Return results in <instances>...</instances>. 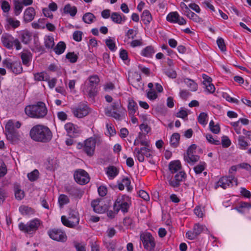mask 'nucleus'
I'll return each mask as SVG.
<instances>
[{
	"mask_svg": "<svg viewBox=\"0 0 251 251\" xmlns=\"http://www.w3.org/2000/svg\"><path fill=\"white\" fill-rule=\"evenodd\" d=\"M29 135L33 140L44 143L49 142L52 137V132L50 128L41 125H36L32 127Z\"/></svg>",
	"mask_w": 251,
	"mask_h": 251,
	"instance_id": "f257e3e1",
	"label": "nucleus"
},
{
	"mask_svg": "<svg viewBox=\"0 0 251 251\" xmlns=\"http://www.w3.org/2000/svg\"><path fill=\"white\" fill-rule=\"evenodd\" d=\"M25 111L28 116L37 119L44 118L48 112L46 104L42 101H38L35 104L26 106Z\"/></svg>",
	"mask_w": 251,
	"mask_h": 251,
	"instance_id": "f03ea898",
	"label": "nucleus"
},
{
	"mask_svg": "<svg viewBox=\"0 0 251 251\" xmlns=\"http://www.w3.org/2000/svg\"><path fill=\"white\" fill-rule=\"evenodd\" d=\"M42 225V222L38 218L29 221L26 224L21 222L18 225L20 231L25 234H33L39 229Z\"/></svg>",
	"mask_w": 251,
	"mask_h": 251,
	"instance_id": "7ed1b4c3",
	"label": "nucleus"
},
{
	"mask_svg": "<svg viewBox=\"0 0 251 251\" xmlns=\"http://www.w3.org/2000/svg\"><path fill=\"white\" fill-rule=\"evenodd\" d=\"M74 115L78 118H82L87 116L90 111V108L87 103L81 102L71 108Z\"/></svg>",
	"mask_w": 251,
	"mask_h": 251,
	"instance_id": "20e7f679",
	"label": "nucleus"
},
{
	"mask_svg": "<svg viewBox=\"0 0 251 251\" xmlns=\"http://www.w3.org/2000/svg\"><path fill=\"white\" fill-rule=\"evenodd\" d=\"M100 141V137L94 136L90 137L84 142L83 150L88 156H92L95 152L97 141Z\"/></svg>",
	"mask_w": 251,
	"mask_h": 251,
	"instance_id": "39448f33",
	"label": "nucleus"
},
{
	"mask_svg": "<svg viewBox=\"0 0 251 251\" xmlns=\"http://www.w3.org/2000/svg\"><path fill=\"white\" fill-rule=\"evenodd\" d=\"M238 184L237 179L232 175L228 176H223L221 177L217 182L215 185V188L221 187L224 189H226L228 187L232 186L234 185L237 186Z\"/></svg>",
	"mask_w": 251,
	"mask_h": 251,
	"instance_id": "423d86ee",
	"label": "nucleus"
},
{
	"mask_svg": "<svg viewBox=\"0 0 251 251\" xmlns=\"http://www.w3.org/2000/svg\"><path fill=\"white\" fill-rule=\"evenodd\" d=\"M197 146L195 144L191 145L187 151V153L184 155V159L190 164H194L199 161L200 156L196 154Z\"/></svg>",
	"mask_w": 251,
	"mask_h": 251,
	"instance_id": "0eeeda50",
	"label": "nucleus"
},
{
	"mask_svg": "<svg viewBox=\"0 0 251 251\" xmlns=\"http://www.w3.org/2000/svg\"><path fill=\"white\" fill-rule=\"evenodd\" d=\"M74 177L75 181L78 184L84 185L90 181L88 174L84 170L79 169L74 173Z\"/></svg>",
	"mask_w": 251,
	"mask_h": 251,
	"instance_id": "6e6552de",
	"label": "nucleus"
},
{
	"mask_svg": "<svg viewBox=\"0 0 251 251\" xmlns=\"http://www.w3.org/2000/svg\"><path fill=\"white\" fill-rule=\"evenodd\" d=\"M4 66L15 75H19L23 72V67L19 61H9L5 60L3 62Z\"/></svg>",
	"mask_w": 251,
	"mask_h": 251,
	"instance_id": "1a4fd4ad",
	"label": "nucleus"
},
{
	"mask_svg": "<svg viewBox=\"0 0 251 251\" xmlns=\"http://www.w3.org/2000/svg\"><path fill=\"white\" fill-rule=\"evenodd\" d=\"M186 177V174L184 171L179 172L169 180V184L173 188H177L182 182L185 181Z\"/></svg>",
	"mask_w": 251,
	"mask_h": 251,
	"instance_id": "9d476101",
	"label": "nucleus"
},
{
	"mask_svg": "<svg viewBox=\"0 0 251 251\" xmlns=\"http://www.w3.org/2000/svg\"><path fill=\"white\" fill-rule=\"evenodd\" d=\"M91 206L96 213L99 214L104 213L107 210L108 207V205L105 204L102 199H96L92 201Z\"/></svg>",
	"mask_w": 251,
	"mask_h": 251,
	"instance_id": "9b49d317",
	"label": "nucleus"
},
{
	"mask_svg": "<svg viewBox=\"0 0 251 251\" xmlns=\"http://www.w3.org/2000/svg\"><path fill=\"white\" fill-rule=\"evenodd\" d=\"M49 236L53 240L57 241L65 242L67 236L64 232L59 229H52L48 232Z\"/></svg>",
	"mask_w": 251,
	"mask_h": 251,
	"instance_id": "f8f14e48",
	"label": "nucleus"
},
{
	"mask_svg": "<svg viewBox=\"0 0 251 251\" xmlns=\"http://www.w3.org/2000/svg\"><path fill=\"white\" fill-rule=\"evenodd\" d=\"M166 20L170 23L178 24L179 25H185L186 24V20L181 17L177 12L169 13L167 16Z\"/></svg>",
	"mask_w": 251,
	"mask_h": 251,
	"instance_id": "ddd939ff",
	"label": "nucleus"
},
{
	"mask_svg": "<svg viewBox=\"0 0 251 251\" xmlns=\"http://www.w3.org/2000/svg\"><path fill=\"white\" fill-rule=\"evenodd\" d=\"M142 242L144 248L149 251H156L154 238L150 233H147L143 237Z\"/></svg>",
	"mask_w": 251,
	"mask_h": 251,
	"instance_id": "4468645a",
	"label": "nucleus"
},
{
	"mask_svg": "<svg viewBox=\"0 0 251 251\" xmlns=\"http://www.w3.org/2000/svg\"><path fill=\"white\" fill-rule=\"evenodd\" d=\"M64 127L68 135L71 137H75L79 133L78 127L71 123L66 124Z\"/></svg>",
	"mask_w": 251,
	"mask_h": 251,
	"instance_id": "2eb2a0df",
	"label": "nucleus"
},
{
	"mask_svg": "<svg viewBox=\"0 0 251 251\" xmlns=\"http://www.w3.org/2000/svg\"><path fill=\"white\" fill-rule=\"evenodd\" d=\"M82 92L84 95H87L90 98L93 99L96 95L97 88L85 83Z\"/></svg>",
	"mask_w": 251,
	"mask_h": 251,
	"instance_id": "dca6fc26",
	"label": "nucleus"
},
{
	"mask_svg": "<svg viewBox=\"0 0 251 251\" xmlns=\"http://www.w3.org/2000/svg\"><path fill=\"white\" fill-rule=\"evenodd\" d=\"M69 194L75 199H80L83 194V191L75 186H71L66 189Z\"/></svg>",
	"mask_w": 251,
	"mask_h": 251,
	"instance_id": "f3484780",
	"label": "nucleus"
},
{
	"mask_svg": "<svg viewBox=\"0 0 251 251\" xmlns=\"http://www.w3.org/2000/svg\"><path fill=\"white\" fill-rule=\"evenodd\" d=\"M169 169L173 174H176L179 172L183 171L182 169L181 163L179 160L171 161L169 163Z\"/></svg>",
	"mask_w": 251,
	"mask_h": 251,
	"instance_id": "a211bd4d",
	"label": "nucleus"
},
{
	"mask_svg": "<svg viewBox=\"0 0 251 251\" xmlns=\"http://www.w3.org/2000/svg\"><path fill=\"white\" fill-rule=\"evenodd\" d=\"M110 18L113 22L117 24H123L126 19L124 14L119 12H113Z\"/></svg>",
	"mask_w": 251,
	"mask_h": 251,
	"instance_id": "6ab92c4d",
	"label": "nucleus"
},
{
	"mask_svg": "<svg viewBox=\"0 0 251 251\" xmlns=\"http://www.w3.org/2000/svg\"><path fill=\"white\" fill-rule=\"evenodd\" d=\"M20 56L23 64L26 67H29L30 65L32 58V55L31 52L29 51L21 52L20 53Z\"/></svg>",
	"mask_w": 251,
	"mask_h": 251,
	"instance_id": "aec40b11",
	"label": "nucleus"
},
{
	"mask_svg": "<svg viewBox=\"0 0 251 251\" xmlns=\"http://www.w3.org/2000/svg\"><path fill=\"white\" fill-rule=\"evenodd\" d=\"M61 219L62 224L64 226L71 228L74 227L79 224V220L76 217L75 220H72L69 218H67L65 216H62Z\"/></svg>",
	"mask_w": 251,
	"mask_h": 251,
	"instance_id": "412c9836",
	"label": "nucleus"
},
{
	"mask_svg": "<svg viewBox=\"0 0 251 251\" xmlns=\"http://www.w3.org/2000/svg\"><path fill=\"white\" fill-rule=\"evenodd\" d=\"M35 15V11L34 8L28 7L24 12V19L25 22H30L33 20Z\"/></svg>",
	"mask_w": 251,
	"mask_h": 251,
	"instance_id": "4be33fe9",
	"label": "nucleus"
},
{
	"mask_svg": "<svg viewBox=\"0 0 251 251\" xmlns=\"http://www.w3.org/2000/svg\"><path fill=\"white\" fill-rule=\"evenodd\" d=\"M15 38L9 34L2 35L1 37V41L3 45L9 49L13 48V42Z\"/></svg>",
	"mask_w": 251,
	"mask_h": 251,
	"instance_id": "5701e85b",
	"label": "nucleus"
},
{
	"mask_svg": "<svg viewBox=\"0 0 251 251\" xmlns=\"http://www.w3.org/2000/svg\"><path fill=\"white\" fill-rule=\"evenodd\" d=\"M128 112L129 116H133L138 109V105L132 99H129L127 105Z\"/></svg>",
	"mask_w": 251,
	"mask_h": 251,
	"instance_id": "b1692460",
	"label": "nucleus"
},
{
	"mask_svg": "<svg viewBox=\"0 0 251 251\" xmlns=\"http://www.w3.org/2000/svg\"><path fill=\"white\" fill-rule=\"evenodd\" d=\"M63 12L66 14H69L72 17H74L76 14L77 8L75 6L67 4L64 7Z\"/></svg>",
	"mask_w": 251,
	"mask_h": 251,
	"instance_id": "393cba45",
	"label": "nucleus"
},
{
	"mask_svg": "<svg viewBox=\"0 0 251 251\" xmlns=\"http://www.w3.org/2000/svg\"><path fill=\"white\" fill-rule=\"evenodd\" d=\"M106 173L110 179L115 178L119 174V171L116 167L110 166L106 168Z\"/></svg>",
	"mask_w": 251,
	"mask_h": 251,
	"instance_id": "a878e982",
	"label": "nucleus"
},
{
	"mask_svg": "<svg viewBox=\"0 0 251 251\" xmlns=\"http://www.w3.org/2000/svg\"><path fill=\"white\" fill-rule=\"evenodd\" d=\"M21 37L22 42L27 44L32 39V33L28 30H24L21 33Z\"/></svg>",
	"mask_w": 251,
	"mask_h": 251,
	"instance_id": "bb28decb",
	"label": "nucleus"
},
{
	"mask_svg": "<svg viewBox=\"0 0 251 251\" xmlns=\"http://www.w3.org/2000/svg\"><path fill=\"white\" fill-rule=\"evenodd\" d=\"M183 82L187 85L191 91H196L198 90V86L193 80L185 78L183 79Z\"/></svg>",
	"mask_w": 251,
	"mask_h": 251,
	"instance_id": "cd10ccee",
	"label": "nucleus"
},
{
	"mask_svg": "<svg viewBox=\"0 0 251 251\" xmlns=\"http://www.w3.org/2000/svg\"><path fill=\"white\" fill-rule=\"evenodd\" d=\"M129 201V198L128 196L126 195L119 196L117 197L113 205L114 209L117 208V207H119V206L122 204L123 203H125Z\"/></svg>",
	"mask_w": 251,
	"mask_h": 251,
	"instance_id": "c85d7f7f",
	"label": "nucleus"
},
{
	"mask_svg": "<svg viewBox=\"0 0 251 251\" xmlns=\"http://www.w3.org/2000/svg\"><path fill=\"white\" fill-rule=\"evenodd\" d=\"M82 20L84 23L90 24L96 20V18L93 13L87 12L84 14Z\"/></svg>",
	"mask_w": 251,
	"mask_h": 251,
	"instance_id": "c756f323",
	"label": "nucleus"
},
{
	"mask_svg": "<svg viewBox=\"0 0 251 251\" xmlns=\"http://www.w3.org/2000/svg\"><path fill=\"white\" fill-rule=\"evenodd\" d=\"M180 135L178 133H174L171 137L170 143L173 148L177 147L179 143Z\"/></svg>",
	"mask_w": 251,
	"mask_h": 251,
	"instance_id": "7c9ffc66",
	"label": "nucleus"
},
{
	"mask_svg": "<svg viewBox=\"0 0 251 251\" xmlns=\"http://www.w3.org/2000/svg\"><path fill=\"white\" fill-rule=\"evenodd\" d=\"M141 19L145 25H149L152 20V17L150 11L145 10L142 15Z\"/></svg>",
	"mask_w": 251,
	"mask_h": 251,
	"instance_id": "2f4dec72",
	"label": "nucleus"
},
{
	"mask_svg": "<svg viewBox=\"0 0 251 251\" xmlns=\"http://www.w3.org/2000/svg\"><path fill=\"white\" fill-rule=\"evenodd\" d=\"M66 48L65 43L63 41H60L56 45L53 50L56 54H61L64 52Z\"/></svg>",
	"mask_w": 251,
	"mask_h": 251,
	"instance_id": "473e14b6",
	"label": "nucleus"
},
{
	"mask_svg": "<svg viewBox=\"0 0 251 251\" xmlns=\"http://www.w3.org/2000/svg\"><path fill=\"white\" fill-rule=\"evenodd\" d=\"M20 213L23 215H31L34 213V210L31 207L23 205L19 207Z\"/></svg>",
	"mask_w": 251,
	"mask_h": 251,
	"instance_id": "72a5a7b5",
	"label": "nucleus"
},
{
	"mask_svg": "<svg viewBox=\"0 0 251 251\" xmlns=\"http://www.w3.org/2000/svg\"><path fill=\"white\" fill-rule=\"evenodd\" d=\"M99 82L100 79L98 76L97 75H93L88 77V81H86L85 83L97 87Z\"/></svg>",
	"mask_w": 251,
	"mask_h": 251,
	"instance_id": "f704fd0d",
	"label": "nucleus"
},
{
	"mask_svg": "<svg viewBox=\"0 0 251 251\" xmlns=\"http://www.w3.org/2000/svg\"><path fill=\"white\" fill-rule=\"evenodd\" d=\"M162 72L171 78H176L177 76L176 72L171 68L165 67L162 69Z\"/></svg>",
	"mask_w": 251,
	"mask_h": 251,
	"instance_id": "c9c22d12",
	"label": "nucleus"
},
{
	"mask_svg": "<svg viewBox=\"0 0 251 251\" xmlns=\"http://www.w3.org/2000/svg\"><path fill=\"white\" fill-rule=\"evenodd\" d=\"M143 150V149L136 148L133 152L135 157H136L138 160L140 162H144L145 160V156L142 153Z\"/></svg>",
	"mask_w": 251,
	"mask_h": 251,
	"instance_id": "e433bc0d",
	"label": "nucleus"
},
{
	"mask_svg": "<svg viewBox=\"0 0 251 251\" xmlns=\"http://www.w3.org/2000/svg\"><path fill=\"white\" fill-rule=\"evenodd\" d=\"M58 202L60 207H62L64 205L69 203L70 200L67 196L61 194L58 197Z\"/></svg>",
	"mask_w": 251,
	"mask_h": 251,
	"instance_id": "4c0bfd02",
	"label": "nucleus"
},
{
	"mask_svg": "<svg viewBox=\"0 0 251 251\" xmlns=\"http://www.w3.org/2000/svg\"><path fill=\"white\" fill-rule=\"evenodd\" d=\"M193 229L197 236L201 233L206 231L207 230V228L205 226L200 225L199 224H195L194 225Z\"/></svg>",
	"mask_w": 251,
	"mask_h": 251,
	"instance_id": "58836bf2",
	"label": "nucleus"
},
{
	"mask_svg": "<svg viewBox=\"0 0 251 251\" xmlns=\"http://www.w3.org/2000/svg\"><path fill=\"white\" fill-rule=\"evenodd\" d=\"M153 48L152 46H148L142 51V55L147 57H150L154 53Z\"/></svg>",
	"mask_w": 251,
	"mask_h": 251,
	"instance_id": "ea45409f",
	"label": "nucleus"
},
{
	"mask_svg": "<svg viewBox=\"0 0 251 251\" xmlns=\"http://www.w3.org/2000/svg\"><path fill=\"white\" fill-rule=\"evenodd\" d=\"M14 5L15 15L18 16L21 13L23 10V4L20 1L15 0H14Z\"/></svg>",
	"mask_w": 251,
	"mask_h": 251,
	"instance_id": "a19ab883",
	"label": "nucleus"
},
{
	"mask_svg": "<svg viewBox=\"0 0 251 251\" xmlns=\"http://www.w3.org/2000/svg\"><path fill=\"white\" fill-rule=\"evenodd\" d=\"M6 136L7 140L12 143L15 142L18 139V132L16 131H6Z\"/></svg>",
	"mask_w": 251,
	"mask_h": 251,
	"instance_id": "79ce46f5",
	"label": "nucleus"
},
{
	"mask_svg": "<svg viewBox=\"0 0 251 251\" xmlns=\"http://www.w3.org/2000/svg\"><path fill=\"white\" fill-rule=\"evenodd\" d=\"M44 43L47 49H52L54 45L53 38L50 36H46L44 39Z\"/></svg>",
	"mask_w": 251,
	"mask_h": 251,
	"instance_id": "37998d69",
	"label": "nucleus"
},
{
	"mask_svg": "<svg viewBox=\"0 0 251 251\" xmlns=\"http://www.w3.org/2000/svg\"><path fill=\"white\" fill-rule=\"evenodd\" d=\"M104 245L108 251H115L116 241L115 240H109L107 241H104Z\"/></svg>",
	"mask_w": 251,
	"mask_h": 251,
	"instance_id": "c03bdc74",
	"label": "nucleus"
},
{
	"mask_svg": "<svg viewBox=\"0 0 251 251\" xmlns=\"http://www.w3.org/2000/svg\"><path fill=\"white\" fill-rule=\"evenodd\" d=\"M6 21L7 25L14 28L18 27L20 25V22L18 20L11 17L7 18Z\"/></svg>",
	"mask_w": 251,
	"mask_h": 251,
	"instance_id": "a18cd8bd",
	"label": "nucleus"
},
{
	"mask_svg": "<svg viewBox=\"0 0 251 251\" xmlns=\"http://www.w3.org/2000/svg\"><path fill=\"white\" fill-rule=\"evenodd\" d=\"M32 27L35 29H43L45 27V19H40L37 22L32 23Z\"/></svg>",
	"mask_w": 251,
	"mask_h": 251,
	"instance_id": "49530a36",
	"label": "nucleus"
},
{
	"mask_svg": "<svg viewBox=\"0 0 251 251\" xmlns=\"http://www.w3.org/2000/svg\"><path fill=\"white\" fill-rule=\"evenodd\" d=\"M199 123L205 126L207 123L208 116L206 113L201 112L198 118Z\"/></svg>",
	"mask_w": 251,
	"mask_h": 251,
	"instance_id": "de8ad7c7",
	"label": "nucleus"
},
{
	"mask_svg": "<svg viewBox=\"0 0 251 251\" xmlns=\"http://www.w3.org/2000/svg\"><path fill=\"white\" fill-rule=\"evenodd\" d=\"M145 137L146 136L142 133L140 132L139 133L138 138L140 140V145L144 146V147H150V142Z\"/></svg>",
	"mask_w": 251,
	"mask_h": 251,
	"instance_id": "09e8293b",
	"label": "nucleus"
},
{
	"mask_svg": "<svg viewBox=\"0 0 251 251\" xmlns=\"http://www.w3.org/2000/svg\"><path fill=\"white\" fill-rule=\"evenodd\" d=\"M206 163L204 162H201L199 164L194 167V170L196 174H201L205 169Z\"/></svg>",
	"mask_w": 251,
	"mask_h": 251,
	"instance_id": "8fccbe9b",
	"label": "nucleus"
},
{
	"mask_svg": "<svg viewBox=\"0 0 251 251\" xmlns=\"http://www.w3.org/2000/svg\"><path fill=\"white\" fill-rule=\"evenodd\" d=\"M105 114L108 116H111L114 118L116 119H119L121 117L120 114L117 112V111H114L113 112L111 111V109L107 107L105 108Z\"/></svg>",
	"mask_w": 251,
	"mask_h": 251,
	"instance_id": "3c124183",
	"label": "nucleus"
},
{
	"mask_svg": "<svg viewBox=\"0 0 251 251\" xmlns=\"http://www.w3.org/2000/svg\"><path fill=\"white\" fill-rule=\"evenodd\" d=\"M238 141L240 149L241 150H246L249 146L248 143L245 140V137L243 136H239Z\"/></svg>",
	"mask_w": 251,
	"mask_h": 251,
	"instance_id": "603ef678",
	"label": "nucleus"
},
{
	"mask_svg": "<svg viewBox=\"0 0 251 251\" xmlns=\"http://www.w3.org/2000/svg\"><path fill=\"white\" fill-rule=\"evenodd\" d=\"M105 44L109 49L112 51H115L116 50L117 47H116L115 43L114 41L110 38V37L106 39Z\"/></svg>",
	"mask_w": 251,
	"mask_h": 251,
	"instance_id": "864d4df0",
	"label": "nucleus"
},
{
	"mask_svg": "<svg viewBox=\"0 0 251 251\" xmlns=\"http://www.w3.org/2000/svg\"><path fill=\"white\" fill-rule=\"evenodd\" d=\"M129 207V201H127L126 202L123 203L122 204L119 206V207H117L114 210L116 211L117 213H118L120 210H121V211L124 212L126 213L128 211V209Z\"/></svg>",
	"mask_w": 251,
	"mask_h": 251,
	"instance_id": "5fc2aeb1",
	"label": "nucleus"
},
{
	"mask_svg": "<svg viewBox=\"0 0 251 251\" xmlns=\"http://www.w3.org/2000/svg\"><path fill=\"white\" fill-rule=\"evenodd\" d=\"M39 171L35 169L32 172L27 174V177L28 179L31 181H34L36 180L39 176Z\"/></svg>",
	"mask_w": 251,
	"mask_h": 251,
	"instance_id": "6e6d98bb",
	"label": "nucleus"
},
{
	"mask_svg": "<svg viewBox=\"0 0 251 251\" xmlns=\"http://www.w3.org/2000/svg\"><path fill=\"white\" fill-rule=\"evenodd\" d=\"M15 196L16 199L21 200L25 196L24 192L17 187H15Z\"/></svg>",
	"mask_w": 251,
	"mask_h": 251,
	"instance_id": "4d7b16f0",
	"label": "nucleus"
},
{
	"mask_svg": "<svg viewBox=\"0 0 251 251\" xmlns=\"http://www.w3.org/2000/svg\"><path fill=\"white\" fill-rule=\"evenodd\" d=\"M5 131H16L17 129L15 128V124L13 121L9 120L5 125Z\"/></svg>",
	"mask_w": 251,
	"mask_h": 251,
	"instance_id": "13d9d810",
	"label": "nucleus"
},
{
	"mask_svg": "<svg viewBox=\"0 0 251 251\" xmlns=\"http://www.w3.org/2000/svg\"><path fill=\"white\" fill-rule=\"evenodd\" d=\"M66 57L71 63H74L77 61L78 56L74 52H69L66 55Z\"/></svg>",
	"mask_w": 251,
	"mask_h": 251,
	"instance_id": "bf43d9fd",
	"label": "nucleus"
},
{
	"mask_svg": "<svg viewBox=\"0 0 251 251\" xmlns=\"http://www.w3.org/2000/svg\"><path fill=\"white\" fill-rule=\"evenodd\" d=\"M205 137L207 141L212 144L219 145L220 144V141L219 140L214 139L213 136L211 134H207L206 135Z\"/></svg>",
	"mask_w": 251,
	"mask_h": 251,
	"instance_id": "052dcab7",
	"label": "nucleus"
},
{
	"mask_svg": "<svg viewBox=\"0 0 251 251\" xmlns=\"http://www.w3.org/2000/svg\"><path fill=\"white\" fill-rule=\"evenodd\" d=\"M124 187H126L127 190L130 192L132 190V187L130 186V180L128 178H123L121 182Z\"/></svg>",
	"mask_w": 251,
	"mask_h": 251,
	"instance_id": "680f3d73",
	"label": "nucleus"
},
{
	"mask_svg": "<svg viewBox=\"0 0 251 251\" xmlns=\"http://www.w3.org/2000/svg\"><path fill=\"white\" fill-rule=\"evenodd\" d=\"M147 97L149 100H153L157 98V95L154 90H150L147 92Z\"/></svg>",
	"mask_w": 251,
	"mask_h": 251,
	"instance_id": "e2e57ef3",
	"label": "nucleus"
},
{
	"mask_svg": "<svg viewBox=\"0 0 251 251\" xmlns=\"http://www.w3.org/2000/svg\"><path fill=\"white\" fill-rule=\"evenodd\" d=\"M140 80L141 77L140 76L136 79H134L132 81V86L137 89L142 88L143 87V84L140 81Z\"/></svg>",
	"mask_w": 251,
	"mask_h": 251,
	"instance_id": "0e129e2a",
	"label": "nucleus"
},
{
	"mask_svg": "<svg viewBox=\"0 0 251 251\" xmlns=\"http://www.w3.org/2000/svg\"><path fill=\"white\" fill-rule=\"evenodd\" d=\"M217 44L221 51H224L226 50V47L223 38H218L217 40Z\"/></svg>",
	"mask_w": 251,
	"mask_h": 251,
	"instance_id": "69168bd1",
	"label": "nucleus"
},
{
	"mask_svg": "<svg viewBox=\"0 0 251 251\" xmlns=\"http://www.w3.org/2000/svg\"><path fill=\"white\" fill-rule=\"evenodd\" d=\"M82 32L80 31H75L73 33V39L77 42H80L82 40Z\"/></svg>",
	"mask_w": 251,
	"mask_h": 251,
	"instance_id": "338daca9",
	"label": "nucleus"
},
{
	"mask_svg": "<svg viewBox=\"0 0 251 251\" xmlns=\"http://www.w3.org/2000/svg\"><path fill=\"white\" fill-rule=\"evenodd\" d=\"M222 144L223 147L227 148L230 145L231 141L228 137L225 136L222 137Z\"/></svg>",
	"mask_w": 251,
	"mask_h": 251,
	"instance_id": "774afa93",
	"label": "nucleus"
}]
</instances>
